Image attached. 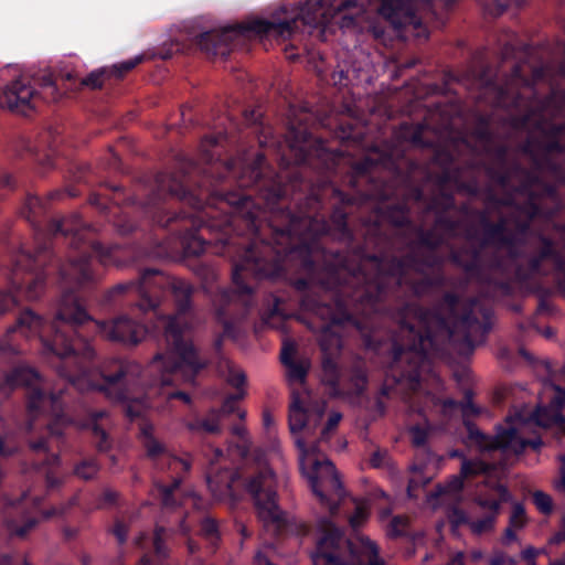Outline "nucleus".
Instances as JSON below:
<instances>
[{"label": "nucleus", "mask_w": 565, "mask_h": 565, "mask_svg": "<svg viewBox=\"0 0 565 565\" xmlns=\"http://www.w3.org/2000/svg\"><path fill=\"white\" fill-rule=\"evenodd\" d=\"M191 318L186 312H179L164 321V340L167 352L157 355L151 363V370L160 373L162 388L179 382H192L194 375L204 364L199 361L190 341ZM168 398L180 397L189 402L188 395L163 390Z\"/></svg>", "instance_id": "obj_1"}, {"label": "nucleus", "mask_w": 565, "mask_h": 565, "mask_svg": "<svg viewBox=\"0 0 565 565\" xmlns=\"http://www.w3.org/2000/svg\"><path fill=\"white\" fill-rule=\"evenodd\" d=\"M296 444L300 451L299 461L302 475L320 502L330 512H334L335 501H339L344 493L334 466L317 450L316 446L307 448L300 438H296Z\"/></svg>", "instance_id": "obj_2"}, {"label": "nucleus", "mask_w": 565, "mask_h": 565, "mask_svg": "<svg viewBox=\"0 0 565 565\" xmlns=\"http://www.w3.org/2000/svg\"><path fill=\"white\" fill-rule=\"evenodd\" d=\"M87 319L86 312L75 302L65 303L58 311L54 326H44L41 318L32 311L23 312L18 320L19 330L29 335V333L40 332V337L44 338L45 329H54L52 343L45 342L49 351L58 356L68 355L73 349L65 339L64 332L72 329V324L83 323Z\"/></svg>", "instance_id": "obj_3"}, {"label": "nucleus", "mask_w": 565, "mask_h": 565, "mask_svg": "<svg viewBox=\"0 0 565 565\" xmlns=\"http://www.w3.org/2000/svg\"><path fill=\"white\" fill-rule=\"evenodd\" d=\"M341 533L331 523H326L318 547L312 556L313 565H383L377 561L376 545L367 537L359 536L358 544L351 547L352 563L339 559Z\"/></svg>", "instance_id": "obj_4"}, {"label": "nucleus", "mask_w": 565, "mask_h": 565, "mask_svg": "<svg viewBox=\"0 0 565 565\" xmlns=\"http://www.w3.org/2000/svg\"><path fill=\"white\" fill-rule=\"evenodd\" d=\"M0 77L8 83L0 89V107L18 113H25L32 107L34 89L18 68L7 66L0 72Z\"/></svg>", "instance_id": "obj_5"}, {"label": "nucleus", "mask_w": 565, "mask_h": 565, "mask_svg": "<svg viewBox=\"0 0 565 565\" xmlns=\"http://www.w3.org/2000/svg\"><path fill=\"white\" fill-rule=\"evenodd\" d=\"M527 415L529 414H524L522 412L509 417L504 427H500L498 429L490 447L511 451L514 455L522 452L526 445H531L534 449H539L543 444L541 439L527 441L523 437L531 422V418Z\"/></svg>", "instance_id": "obj_6"}, {"label": "nucleus", "mask_w": 565, "mask_h": 565, "mask_svg": "<svg viewBox=\"0 0 565 565\" xmlns=\"http://www.w3.org/2000/svg\"><path fill=\"white\" fill-rule=\"evenodd\" d=\"M541 398L548 402V405L537 407L534 422L539 426L554 429L556 435H565V417L559 412L565 406V390L545 382Z\"/></svg>", "instance_id": "obj_7"}, {"label": "nucleus", "mask_w": 565, "mask_h": 565, "mask_svg": "<svg viewBox=\"0 0 565 565\" xmlns=\"http://www.w3.org/2000/svg\"><path fill=\"white\" fill-rule=\"evenodd\" d=\"M275 478L270 470H265L258 477L252 479L247 490L255 500L259 518L264 522H278L280 511L275 500Z\"/></svg>", "instance_id": "obj_8"}, {"label": "nucleus", "mask_w": 565, "mask_h": 565, "mask_svg": "<svg viewBox=\"0 0 565 565\" xmlns=\"http://www.w3.org/2000/svg\"><path fill=\"white\" fill-rule=\"evenodd\" d=\"M102 335L109 340L137 343L145 335L141 326H135L130 320L120 318L111 322L96 323Z\"/></svg>", "instance_id": "obj_9"}, {"label": "nucleus", "mask_w": 565, "mask_h": 565, "mask_svg": "<svg viewBox=\"0 0 565 565\" xmlns=\"http://www.w3.org/2000/svg\"><path fill=\"white\" fill-rule=\"evenodd\" d=\"M322 413H311L308 408H303L298 396H295L290 405L289 427L294 435L307 431L320 422Z\"/></svg>", "instance_id": "obj_10"}, {"label": "nucleus", "mask_w": 565, "mask_h": 565, "mask_svg": "<svg viewBox=\"0 0 565 565\" xmlns=\"http://www.w3.org/2000/svg\"><path fill=\"white\" fill-rule=\"evenodd\" d=\"M250 30L257 34L275 39H288L292 33V25L290 22H269L265 20H257L250 24Z\"/></svg>", "instance_id": "obj_11"}, {"label": "nucleus", "mask_w": 565, "mask_h": 565, "mask_svg": "<svg viewBox=\"0 0 565 565\" xmlns=\"http://www.w3.org/2000/svg\"><path fill=\"white\" fill-rule=\"evenodd\" d=\"M481 505L488 508L491 511V515L486 516L480 521H473L470 523V529L476 534H482L489 532L494 524V519L499 513L500 502L491 501V502H481Z\"/></svg>", "instance_id": "obj_12"}, {"label": "nucleus", "mask_w": 565, "mask_h": 565, "mask_svg": "<svg viewBox=\"0 0 565 565\" xmlns=\"http://www.w3.org/2000/svg\"><path fill=\"white\" fill-rule=\"evenodd\" d=\"M527 518L525 513V509L521 503H514L512 509V514L510 516V527L505 531L507 540H514L515 534L514 530H520L526 524Z\"/></svg>", "instance_id": "obj_13"}, {"label": "nucleus", "mask_w": 565, "mask_h": 565, "mask_svg": "<svg viewBox=\"0 0 565 565\" xmlns=\"http://www.w3.org/2000/svg\"><path fill=\"white\" fill-rule=\"evenodd\" d=\"M405 6L401 0H384L380 13L391 21L393 24L397 25L401 22L397 18L405 12Z\"/></svg>", "instance_id": "obj_14"}, {"label": "nucleus", "mask_w": 565, "mask_h": 565, "mask_svg": "<svg viewBox=\"0 0 565 565\" xmlns=\"http://www.w3.org/2000/svg\"><path fill=\"white\" fill-rule=\"evenodd\" d=\"M540 554V551L539 550H535L534 547H526L523 552H522V557L529 562H531V565H535L534 564V559L535 557ZM491 565H515V562L513 558L511 557H507L502 554H498V555H494L492 558H491V562H490Z\"/></svg>", "instance_id": "obj_15"}, {"label": "nucleus", "mask_w": 565, "mask_h": 565, "mask_svg": "<svg viewBox=\"0 0 565 565\" xmlns=\"http://www.w3.org/2000/svg\"><path fill=\"white\" fill-rule=\"evenodd\" d=\"M221 34L212 31L202 34L199 39V45L207 53L216 54L218 51V42L221 41Z\"/></svg>", "instance_id": "obj_16"}, {"label": "nucleus", "mask_w": 565, "mask_h": 565, "mask_svg": "<svg viewBox=\"0 0 565 565\" xmlns=\"http://www.w3.org/2000/svg\"><path fill=\"white\" fill-rule=\"evenodd\" d=\"M533 502L537 510L543 514H550L553 511L552 497L541 490L533 492Z\"/></svg>", "instance_id": "obj_17"}, {"label": "nucleus", "mask_w": 565, "mask_h": 565, "mask_svg": "<svg viewBox=\"0 0 565 565\" xmlns=\"http://www.w3.org/2000/svg\"><path fill=\"white\" fill-rule=\"evenodd\" d=\"M370 510L365 502L355 503V512L350 516L349 522L353 529L363 525L369 519Z\"/></svg>", "instance_id": "obj_18"}, {"label": "nucleus", "mask_w": 565, "mask_h": 565, "mask_svg": "<svg viewBox=\"0 0 565 565\" xmlns=\"http://www.w3.org/2000/svg\"><path fill=\"white\" fill-rule=\"evenodd\" d=\"M142 61H143V55H137L131 60H128V61L119 63V64H115L111 67L110 73L117 77H121L124 74H126L127 72L135 68Z\"/></svg>", "instance_id": "obj_19"}, {"label": "nucleus", "mask_w": 565, "mask_h": 565, "mask_svg": "<svg viewBox=\"0 0 565 565\" xmlns=\"http://www.w3.org/2000/svg\"><path fill=\"white\" fill-rule=\"evenodd\" d=\"M224 365L226 366L228 374L226 375V380L235 387H241L245 383V375L239 370L234 367L230 361H224Z\"/></svg>", "instance_id": "obj_20"}, {"label": "nucleus", "mask_w": 565, "mask_h": 565, "mask_svg": "<svg viewBox=\"0 0 565 565\" xmlns=\"http://www.w3.org/2000/svg\"><path fill=\"white\" fill-rule=\"evenodd\" d=\"M105 74L106 72L104 70L94 71L82 81V84L93 89L99 88L104 84Z\"/></svg>", "instance_id": "obj_21"}, {"label": "nucleus", "mask_w": 565, "mask_h": 565, "mask_svg": "<svg viewBox=\"0 0 565 565\" xmlns=\"http://www.w3.org/2000/svg\"><path fill=\"white\" fill-rule=\"evenodd\" d=\"M286 366L288 367L287 375L290 381L302 382L305 380L308 369L306 365L291 362Z\"/></svg>", "instance_id": "obj_22"}, {"label": "nucleus", "mask_w": 565, "mask_h": 565, "mask_svg": "<svg viewBox=\"0 0 565 565\" xmlns=\"http://www.w3.org/2000/svg\"><path fill=\"white\" fill-rule=\"evenodd\" d=\"M142 435L145 439V446L147 447L149 454H157L160 450V445L152 438L150 434V427H145L142 429Z\"/></svg>", "instance_id": "obj_23"}, {"label": "nucleus", "mask_w": 565, "mask_h": 565, "mask_svg": "<svg viewBox=\"0 0 565 565\" xmlns=\"http://www.w3.org/2000/svg\"><path fill=\"white\" fill-rule=\"evenodd\" d=\"M486 470V466L481 461H465L462 463L461 472L463 475L480 473Z\"/></svg>", "instance_id": "obj_24"}, {"label": "nucleus", "mask_w": 565, "mask_h": 565, "mask_svg": "<svg viewBox=\"0 0 565 565\" xmlns=\"http://www.w3.org/2000/svg\"><path fill=\"white\" fill-rule=\"evenodd\" d=\"M559 477L553 481L554 489L559 493H565V457H561Z\"/></svg>", "instance_id": "obj_25"}, {"label": "nucleus", "mask_w": 565, "mask_h": 565, "mask_svg": "<svg viewBox=\"0 0 565 565\" xmlns=\"http://www.w3.org/2000/svg\"><path fill=\"white\" fill-rule=\"evenodd\" d=\"M15 306V299L10 294L0 292V313H3Z\"/></svg>", "instance_id": "obj_26"}, {"label": "nucleus", "mask_w": 565, "mask_h": 565, "mask_svg": "<svg viewBox=\"0 0 565 565\" xmlns=\"http://www.w3.org/2000/svg\"><path fill=\"white\" fill-rule=\"evenodd\" d=\"M406 519L404 518H394L391 521V529L390 534L391 535H398L403 532V530L406 527Z\"/></svg>", "instance_id": "obj_27"}, {"label": "nucleus", "mask_w": 565, "mask_h": 565, "mask_svg": "<svg viewBox=\"0 0 565 565\" xmlns=\"http://www.w3.org/2000/svg\"><path fill=\"white\" fill-rule=\"evenodd\" d=\"M97 469L95 465H83L77 468L76 473L82 478L88 479L96 473Z\"/></svg>", "instance_id": "obj_28"}, {"label": "nucleus", "mask_w": 565, "mask_h": 565, "mask_svg": "<svg viewBox=\"0 0 565 565\" xmlns=\"http://www.w3.org/2000/svg\"><path fill=\"white\" fill-rule=\"evenodd\" d=\"M341 420V414L333 413L330 415L327 427L323 429L322 435L327 436L332 429H334Z\"/></svg>", "instance_id": "obj_29"}, {"label": "nucleus", "mask_w": 565, "mask_h": 565, "mask_svg": "<svg viewBox=\"0 0 565 565\" xmlns=\"http://www.w3.org/2000/svg\"><path fill=\"white\" fill-rule=\"evenodd\" d=\"M295 353V348L292 344L285 345L281 351V361L285 365H288L292 362V355Z\"/></svg>", "instance_id": "obj_30"}, {"label": "nucleus", "mask_w": 565, "mask_h": 565, "mask_svg": "<svg viewBox=\"0 0 565 565\" xmlns=\"http://www.w3.org/2000/svg\"><path fill=\"white\" fill-rule=\"evenodd\" d=\"M411 433H412L413 443L415 445L424 444L426 435L422 429L413 428Z\"/></svg>", "instance_id": "obj_31"}, {"label": "nucleus", "mask_w": 565, "mask_h": 565, "mask_svg": "<svg viewBox=\"0 0 565 565\" xmlns=\"http://www.w3.org/2000/svg\"><path fill=\"white\" fill-rule=\"evenodd\" d=\"M451 519H452V522L456 525H459V524L465 523L467 521L465 514L459 512V511H454V513L451 515Z\"/></svg>", "instance_id": "obj_32"}, {"label": "nucleus", "mask_w": 565, "mask_h": 565, "mask_svg": "<svg viewBox=\"0 0 565 565\" xmlns=\"http://www.w3.org/2000/svg\"><path fill=\"white\" fill-rule=\"evenodd\" d=\"M462 488V482L460 480V478H456L448 487V489L446 490V492H451V491H457V490H460Z\"/></svg>", "instance_id": "obj_33"}, {"label": "nucleus", "mask_w": 565, "mask_h": 565, "mask_svg": "<svg viewBox=\"0 0 565 565\" xmlns=\"http://www.w3.org/2000/svg\"><path fill=\"white\" fill-rule=\"evenodd\" d=\"M161 498H162V502L167 505L169 504V497H170V490L166 487H160L158 489Z\"/></svg>", "instance_id": "obj_34"}, {"label": "nucleus", "mask_w": 565, "mask_h": 565, "mask_svg": "<svg viewBox=\"0 0 565 565\" xmlns=\"http://www.w3.org/2000/svg\"><path fill=\"white\" fill-rule=\"evenodd\" d=\"M499 492H500L503 501H510L511 500V495H510L509 491L505 488L500 487L499 488Z\"/></svg>", "instance_id": "obj_35"}, {"label": "nucleus", "mask_w": 565, "mask_h": 565, "mask_svg": "<svg viewBox=\"0 0 565 565\" xmlns=\"http://www.w3.org/2000/svg\"><path fill=\"white\" fill-rule=\"evenodd\" d=\"M46 90H47V93H46V94H47V95H50V97H51L53 100H55V99H56V97L54 96V92H55V87H54V85L49 84V85L46 86Z\"/></svg>", "instance_id": "obj_36"}, {"label": "nucleus", "mask_w": 565, "mask_h": 565, "mask_svg": "<svg viewBox=\"0 0 565 565\" xmlns=\"http://www.w3.org/2000/svg\"><path fill=\"white\" fill-rule=\"evenodd\" d=\"M26 295L30 299H33V298H36L38 297V292L35 290H33L32 287H30L26 291Z\"/></svg>", "instance_id": "obj_37"}, {"label": "nucleus", "mask_w": 565, "mask_h": 565, "mask_svg": "<svg viewBox=\"0 0 565 565\" xmlns=\"http://www.w3.org/2000/svg\"><path fill=\"white\" fill-rule=\"evenodd\" d=\"M462 558H463V555L461 553H459L456 558H454L452 563H456L458 565H461L462 564Z\"/></svg>", "instance_id": "obj_38"}, {"label": "nucleus", "mask_w": 565, "mask_h": 565, "mask_svg": "<svg viewBox=\"0 0 565 565\" xmlns=\"http://www.w3.org/2000/svg\"><path fill=\"white\" fill-rule=\"evenodd\" d=\"M26 374H31L32 376L38 377V374H36V373H34V372H33V371H31V370H25V371H21V372H20V375H21V376H24V375H26Z\"/></svg>", "instance_id": "obj_39"}, {"label": "nucleus", "mask_w": 565, "mask_h": 565, "mask_svg": "<svg viewBox=\"0 0 565 565\" xmlns=\"http://www.w3.org/2000/svg\"><path fill=\"white\" fill-rule=\"evenodd\" d=\"M170 465H172V466L177 467V466H183V465H184V462H183V461H181V460H179V459H177V458H173V459L171 460Z\"/></svg>", "instance_id": "obj_40"}, {"label": "nucleus", "mask_w": 565, "mask_h": 565, "mask_svg": "<svg viewBox=\"0 0 565 565\" xmlns=\"http://www.w3.org/2000/svg\"><path fill=\"white\" fill-rule=\"evenodd\" d=\"M271 417L268 414H264V423L266 426H269L271 424Z\"/></svg>", "instance_id": "obj_41"}, {"label": "nucleus", "mask_w": 565, "mask_h": 565, "mask_svg": "<svg viewBox=\"0 0 565 565\" xmlns=\"http://www.w3.org/2000/svg\"><path fill=\"white\" fill-rule=\"evenodd\" d=\"M159 539H160V535H159V532H157L156 533V542H154L157 552H160Z\"/></svg>", "instance_id": "obj_42"}, {"label": "nucleus", "mask_w": 565, "mask_h": 565, "mask_svg": "<svg viewBox=\"0 0 565 565\" xmlns=\"http://www.w3.org/2000/svg\"><path fill=\"white\" fill-rule=\"evenodd\" d=\"M204 428H205L207 431H215V430H216V427H215V426H212V425H205V424H204Z\"/></svg>", "instance_id": "obj_43"}, {"label": "nucleus", "mask_w": 565, "mask_h": 565, "mask_svg": "<svg viewBox=\"0 0 565 565\" xmlns=\"http://www.w3.org/2000/svg\"><path fill=\"white\" fill-rule=\"evenodd\" d=\"M235 434L237 435H243L245 433L244 428L243 427H237L235 430Z\"/></svg>", "instance_id": "obj_44"}, {"label": "nucleus", "mask_w": 565, "mask_h": 565, "mask_svg": "<svg viewBox=\"0 0 565 565\" xmlns=\"http://www.w3.org/2000/svg\"><path fill=\"white\" fill-rule=\"evenodd\" d=\"M562 539H563L562 536H555L551 542L558 543V542H561Z\"/></svg>", "instance_id": "obj_45"}, {"label": "nucleus", "mask_w": 565, "mask_h": 565, "mask_svg": "<svg viewBox=\"0 0 565 565\" xmlns=\"http://www.w3.org/2000/svg\"><path fill=\"white\" fill-rule=\"evenodd\" d=\"M29 406H30V408H35L36 407L34 401H30Z\"/></svg>", "instance_id": "obj_46"}, {"label": "nucleus", "mask_w": 565, "mask_h": 565, "mask_svg": "<svg viewBox=\"0 0 565 565\" xmlns=\"http://www.w3.org/2000/svg\"><path fill=\"white\" fill-rule=\"evenodd\" d=\"M35 394H36L38 398H40V399L44 398V396L40 392H36Z\"/></svg>", "instance_id": "obj_47"}, {"label": "nucleus", "mask_w": 565, "mask_h": 565, "mask_svg": "<svg viewBox=\"0 0 565 565\" xmlns=\"http://www.w3.org/2000/svg\"><path fill=\"white\" fill-rule=\"evenodd\" d=\"M238 416L243 418L245 416V413L243 411H238Z\"/></svg>", "instance_id": "obj_48"}, {"label": "nucleus", "mask_w": 565, "mask_h": 565, "mask_svg": "<svg viewBox=\"0 0 565 565\" xmlns=\"http://www.w3.org/2000/svg\"><path fill=\"white\" fill-rule=\"evenodd\" d=\"M372 463H373L374 466H377V465H379V461L376 460V458H375V457L372 459Z\"/></svg>", "instance_id": "obj_49"}, {"label": "nucleus", "mask_w": 565, "mask_h": 565, "mask_svg": "<svg viewBox=\"0 0 565 565\" xmlns=\"http://www.w3.org/2000/svg\"><path fill=\"white\" fill-rule=\"evenodd\" d=\"M207 482H209V486L212 488V479L210 477H207Z\"/></svg>", "instance_id": "obj_50"}, {"label": "nucleus", "mask_w": 565, "mask_h": 565, "mask_svg": "<svg viewBox=\"0 0 565 565\" xmlns=\"http://www.w3.org/2000/svg\"><path fill=\"white\" fill-rule=\"evenodd\" d=\"M551 565H565L563 562H556V563H553Z\"/></svg>", "instance_id": "obj_51"}, {"label": "nucleus", "mask_w": 565, "mask_h": 565, "mask_svg": "<svg viewBox=\"0 0 565 565\" xmlns=\"http://www.w3.org/2000/svg\"><path fill=\"white\" fill-rule=\"evenodd\" d=\"M414 483V480H411V484ZM412 486H409L408 490L411 491Z\"/></svg>", "instance_id": "obj_52"}]
</instances>
